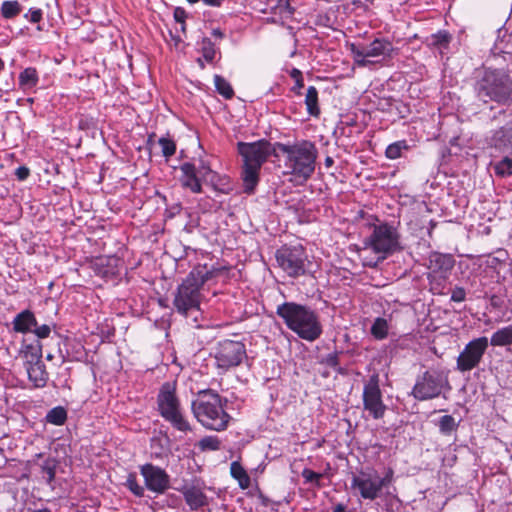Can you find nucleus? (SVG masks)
Listing matches in <instances>:
<instances>
[{
    "mask_svg": "<svg viewBox=\"0 0 512 512\" xmlns=\"http://www.w3.org/2000/svg\"><path fill=\"white\" fill-rule=\"evenodd\" d=\"M287 9H288V11H289V13H290V14H293V13H294V8H293V7H291V6L289 5V3H287Z\"/></svg>",
    "mask_w": 512,
    "mask_h": 512,
    "instance_id": "63",
    "label": "nucleus"
},
{
    "mask_svg": "<svg viewBox=\"0 0 512 512\" xmlns=\"http://www.w3.org/2000/svg\"><path fill=\"white\" fill-rule=\"evenodd\" d=\"M451 40L452 36L448 31L439 30L436 33H433L430 36H428L425 40V43L428 47L442 51L449 48Z\"/></svg>",
    "mask_w": 512,
    "mask_h": 512,
    "instance_id": "26",
    "label": "nucleus"
},
{
    "mask_svg": "<svg viewBox=\"0 0 512 512\" xmlns=\"http://www.w3.org/2000/svg\"><path fill=\"white\" fill-rule=\"evenodd\" d=\"M277 153H283L284 175H291L295 181L308 180L315 171L318 150L315 143L303 140L294 144L275 142Z\"/></svg>",
    "mask_w": 512,
    "mask_h": 512,
    "instance_id": "2",
    "label": "nucleus"
},
{
    "mask_svg": "<svg viewBox=\"0 0 512 512\" xmlns=\"http://www.w3.org/2000/svg\"><path fill=\"white\" fill-rule=\"evenodd\" d=\"M350 51L355 63L360 67H366L371 63L369 58H391L394 52V46L388 38L379 37L369 43H352L350 45Z\"/></svg>",
    "mask_w": 512,
    "mask_h": 512,
    "instance_id": "10",
    "label": "nucleus"
},
{
    "mask_svg": "<svg viewBox=\"0 0 512 512\" xmlns=\"http://www.w3.org/2000/svg\"><path fill=\"white\" fill-rule=\"evenodd\" d=\"M12 324L15 332L26 334L36 327L37 320L30 310H24L14 317Z\"/></svg>",
    "mask_w": 512,
    "mask_h": 512,
    "instance_id": "21",
    "label": "nucleus"
},
{
    "mask_svg": "<svg viewBox=\"0 0 512 512\" xmlns=\"http://www.w3.org/2000/svg\"><path fill=\"white\" fill-rule=\"evenodd\" d=\"M186 18H187V13L184 8L176 7L174 9V19L176 21V27H175V34L171 33V36H172L174 45L177 50H182V48H184V46H185L181 34L186 35V24H185Z\"/></svg>",
    "mask_w": 512,
    "mask_h": 512,
    "instance_id": "20",
    "label": "nucleus"
},
{
    "mask_svg": "<svg viewBox=\"0 0 512 512\" xmlns=\"http://www.w3.org/2000/svg\"><path fill=\"white\" fill-rule=\"evenodd\" d=\"M39 83V73L34 67H27L20 72L18 77L19 88L24 91L34 89Z\"/></svg>",
    "mask_w": 512,
    "mask_h": 512,
    "instance_id": "24",
    "label": "nucleus"
},
{
    "mask_svg": "<svg viewBox=\"0 0 512 512\" xmlns=\"http://www.w3.org/2000/svg\"><path fill=\"white\" fill-rule=\"evenodd\" d=\"M472 88L476 100L490 110L512 105V75L508 70L484 68L475 77Z\"/></svg>",
    "mask_w": 512,
    "mask_h": 512,
    "instance_id": "1",
    "label": "nucleus"
},
{
    "mask_svg": "<svg viewBox=\"0 0 512 512\" xmlns=\"http://www.w3.org/2000/svg\"><path fill=\"white\" fill-rule=\"evenodd\" d=\"M5 67L4 61L0 58V71H2Z\"/></svg>",
    "mask_w": 512,
    "mask_h": 512,
    "instance_id": "64",
    "label": "nucleus"
},
{
    "mask_svg": "<svg viewBox=\"0 0 512 512\" xmlns=\"http://www.w3.org/2000/svg\"><path fill=\"white\" fill-rule=\"evenodd\" d=\"M450 389L449 371L430 368L417 376L411 395L418 401H427L439 397L443 391Z\"/></svg>",
    "mask_w": 512,
    "mask_h": 512,
    "instance_id": "8",
    "label": "nucleus"
},
{
    "mask_svg": "<svg viewBox=\"0 0 512 512\" xmlns=\"http://www.w3.org/2000/svg\"><path fill=\"white\" fill-rule=\"evenodd\" d=\"M411 146L407 140H398L386 147L385 156L389 160H396L404 156L405 152L409 151Z\"/></svg>",
    "mask_w": 512,
    "mask_h": 512,
    "instance_id": "29",
    "label": "nucleus"
},
{
    "mask_svg": "<svg viewBox=\"0 0 512 512\" xmlns=\"http://www.w3.org/2000/svg\"><path fill=\"white\" fill-rule=\"evenodd\" d=\"M208 504V498L203 491L197 487L194 479V510Z\"/></svg>",
    "mask_w": 512,
    "mask_h": 512,
    "instance_id": "44",
    "label": "nucleus"
},
{
    "mask_svg": "<svg viewBox=\"0 0 512 512\" xmlns=\"http://www.w3.org/2000/svg\"><path fill=\"white\" fill-rule=\"evenodd\" d=\"M363 408L369 413L373 419H381L387 410L383 402V395L380 389L379 376L373 374L364 383L363 393Z\"/></svg>",
    "mask_w": 512,
    "mask_h": 512,
    "instance_id": "15",
    "label": "nucleus"
},
{
    "mask_svg": "<svg viewBox=\"0 0 512 512\" xmlns=\"http://www.w3.org/2000/svg\"><path fill=\"white\" fill-rule=\"evenodd\" d=\"M321 363L330 368H333L339 374H342V375L345 374V370L340 366L338 352H333V353L327 354L326 356H324L322 358Z\"/></svg>",
    "mask_w": 512,
    "mask_h": 512,
    "instance_id": "39",
    "label": "nucleus"
},
{
    "mask_svg": "<svg viewBox=\"0 0 512 512\" xmlns=\"http://www.w3.org/2000/svg\"><path fill=\"white\" fill-rule=\"evenodd\" d=\"M503 117L505 123L497 129L491 130L485 138L489 148L499 153H512V110L500 109L492 117V121Z\"/></svg>",
    "mask_w": 512,
    "mask_h": 512,
    "instance_id": "11",
    "label": "nucleus"
},
{
    "mask_svg": "<svg viewBox=\"0 0 512 512\" xmlns=\"http://www.w3.org/2000/svg\"><path fill=\"white\" fill-rule=\"evenodd\" d=\"M279 267L291 278L303 276L308 272V256L304 247L298 245H284L275 253Z\"/></svg>",
    "mask_w": 512,
    "mask_h": 512,
    "instance_id": "9",
    "label": "nucleus"
},
{
    "mask_svg": "<svg viewBox=\"0 0 512 512\" xmlns=\"http://www.w3.org/2000/svg\"><path fill=\"white\" fill-rule=\"evenodd\" d=\"M465 299H466V291L463 287L457 286L452 290L451 301L460 303V302L465 301Z\"/></svg>",
    "mask_w": 512,
    "mask_h": 512,
    "instance_id": "48",
    "label": "nucleus"
},
{
    "mask_svg": "<svg viewBox=\"0 0 512 512\" xmlns=\"http://www.w3.org/2000/svg\"><path fill=\"white\" fill-rule=\"evenodd\" d=\"M26 368L28 379L36 388H42L47 384L48 373L43 362L28 365Z\"/></svg>",
    "mask_w": 512,
    "mask_h": 512,
    "instance_id": "22",
    "label": "nucleus"
},
{
    "mask_svg": "<svg viewBox=\"0 0 512 512\" xmlns=\"http://www.w3.org/2000/svg\"><path fill=\"white\" fill-rule=\"evenodd\" d=\"M198 139L197 165L194 163V193L203 192V186L222 194H229L233 191V182L226 174L215 170L217 158L208 154Z\"/></svg>",
    "mask_w": 512,
    "mask_h": 512,
    "instance_id": "5",
    "label": "nucleus"
},
{
    "mask_svg": "<svg viewBox=\"0 0 512 512\" xmlns=\"http://www.w3.org/2000/svg\"><path fill=\"white\" fill-rule=\"evenodd\" d=\"M332 512H349L347 506L343 503H338L333 506Z\"/></svg>",
    "mask_w": 512,
    "mask_h": 512,
    "instance_id": "56",
    "label": "nucleus"
},
{
    "mask_svg": "<svg viewBox=\"0 0 512 512\" xmlns=\"http://www.w3.org/2000/svg\"><path fill=\"white\" fill-rule=\"evenodd\" d=\"M289 76L294 80L296 81V79H300V78H303V74H302V71L297 69V68H292L291 71L289 72Z\"/></svg>",
    "mask_w": 512,
    "mask_h": 512,
    "instance_id": "54",
    "label": "nucleus"
},
{
    "mask_svg": "<svg viewBox=\"0 0 512 512\" xmlns=\"http://www.w3.org/2000/svg\"><path fill=\"white\" fill-rule=\"evenodd\" d=\"M193 307H194V313L196 311H199L200 308H199V303L196 301V297L194 296V304H193Z\"/></svg>",
    "mask_w": 512,
    "mask_h": 512,
    "instance_id": "60",
    "label": "nucleus"
},
{
    "mask_svg": "<svg viewBox=\"0 0 512 512\" xmlns=\"http://www.w3.org/2000/svg\"><path fill=\"white\" fill-rule=\"evenodd\" d=\"M430 264L434 272L446 274L453 269L455 259L451 254L433 253L430 256Z\"/></svg>",
    "mask_w": 512,
    "mask_h": 512,
    "instance_id": "23",
    "label": "nucleus"
},
{
    "mask_svg": "<svg viewBox=\"0 0 512 512\" xmlns=\"http://www.w3.org/2000/svg\"><path fill=\"white\" fill-rule=\"evenodd\" d=\"M196 273H197L198 276L201 277L200 284H203L207 279H209L212 276L213 271H208L207 270L205 275H202V272L198 270V267L194 266V275ZM193 285H194V287L198 285V280H197V278L195 276H194Z\"/></svg>",
    "mask_w": 512,
    "mask_h": 512,
    "instance_id": "49",
    "label": "nucleus"
},
{
    "mask_svg": "<svg viewBox=\"0 0 512 512\" xmlns=\"http://www.w3.org/2000/svg\"><path fill=\"white\" fill-rule=\"evenodd\" d=\"M15 175L17 177L18 180L20 181H24L28 178V176L30 175V170L29 168H27L26 166H19L16 170H15Z\"/></svg>",
    "mask_w": 512,
    "mask_h": 512,
    "instance_id": "50",
    "label": "nucleus"
},
{
    "mask_svg": "<svg viewBox=\"0 0 512 512\" xmlns=\"http://www.w3.org/2000/svg\"><path fill=\"white\" fill-rule=\"evenodd\" d=\"M22 358L24 359V365H34L42 361V344L39 341L35 343L27 344L23 346L21 350Z\"/></svg>",
    "mask_w": 512,
    "mask_h": 512,
    "instance_id": "25",
    "label": "nucleus"
},
{
    "mask_svg": "<svg viewBox=\"0 0 512 512\" xmlns=\"http://www.w3.org/2000/svg\"><path fill=\"white\" fill-rule=\"evenodd\" d=\"M266 139H260L255 142H242L237 143L238 154L242 157L243 165H252L262 167L270 156L279 158L277 149Z\"/></svg>",
    "mask_w": 512,
    "mask_h": 512,
    "instance_id": "12",
    "label": "nucleus"
},
{
    "mask_svg": "<svg viewBox=\"0 0 512 512\" xmlns=\"http://www.w3.org/2000/svg\"><path fill=\"white\" fill-rule=\"evenodd\" d=\"M393 479L394 470L392 468H388L383 476L373 469L361 470L352 477L351 488L354 495L362 500L375 501L384 496L387 511H392L394 502H400L397 495L388 490Z\"/></svg>",
    "mask_w": 512,
    "mask_h": 512,
    "instance_id": "3",
    "label": "nucleus"
},
{
    "mask_svg": "<svg viewBox=\"0 0 512 512\" xmlns=\"http://www.w3.org/2000/svg\"><path fill=\"white\" fill-rule=\"evenodd\" d=\"M388 331V322L382 317H377L370 328V333L376 340H383L387 338Z\"/></svg>",
    "mask_w": 512,
    "mask_h": 512,
    "instance_id": "34",
    "label": "nucleus"
},
{
    "mask_svg": "<svg viewBox=\"0 0 512 512\" xmlns=\"http://www.w3.org/2000/svg\"><path fill=\"white\" fill-rule=\"evenodd\" d=\"M198 446L202 451H216L220 448V441L217 436H205Z\"/></svg>",
    "mask_w": 512,
    "mask_h": 512,
    "instance_id": "40",
    "label": "nucleus"
},
{
    "mask_svg": "<svg viewBox=\"0 0 512 512\" xmlns=\"http://www.w3.org/2000/svg\"><path fill=\"white\" fill-rule=\"evenodd\" d=\"M196 62L199 64V66L203 69L205 67L204 62L202 58H197Z\"/></svg>",
    "mask_w": 512,
    "mask_h": 512,
    "instance_id": "62",
    "label": "nucleus"
},
{
    "mask_svg": "<svg viewBox=\"0 0 512 512\" xmlns=\"http://www.w3.org/2000/svg\"><path fill=\"white\" fill-rule=\"evenodd\" d=\"M185 497L188 505L192 506V494L187 493Z\"/></svg>",
    "mask_w": 512,
    "mask_h": 512,
    "instance_id": "59",
    "label": "nucleus"
},
{
    "mask_svg": "<svg viewBox=\"0 0 512 512\" xmlns=\"http://www.w3.org/2000/svg\"><path fill=\"white\" fill-rule=\"evenodd\" d=\"M43 12L39 8H30L24 17L31 23H39L42 20Z\"/></svg>",
    "mask_w": 512,
    "mask_h": 512,
    "instance_id": "45",
    "label": "nucleus"
},
{
    "mask_svg": "<svg viewBox=\"0 0 512 512\" xmlns=\"http://www.w3.org/2000/svg\"><path fill=\"white\" fill-rule=\"evenodd\" d=\"M158 406L161 415L178 430L186 431L189 429V423L183 419L180 413L178 400L175 396V387L172 383L166 382L162 385L158 395Z\"/></svg>",
    "mask_w": 512,
    "mask_h": 512,
    "instance_id": "13",
    "label": "nucleus"
},
{
    "mask_svg": "<svg viewBox=\"0 0 512 512\" xmlns=\"http://www.w3.org/2000/svg\"><path fill=\"white\" fill-rule=\"evenodd\" d=\"M260 169L252 165H242L241 179L243 182V191L246 194H253L260 181Z\"/></svg>",
    "mask_w": 512,
    "mask_h": 512,
    "instance_id": "19",
    "label": "nucleus"
},
{
    "mask_svg": "<svg viewBox=\"0 0 512 512\" xmlns=\"http://www.w3.org/2000/svg\"><path fill=\"white\" fill-rule=\"evenodd\" d=\"M436 425L441 435L451 436L457 431L459 422L452 415H443L437 420Z\"/></svg>",
    "mask_w": 512,
    "mask_h": 512,
    "instance_id": "31",
    "label": "nucleus"
},
{
    "mask_svg": "<svg viewBox=\"0 0 512 512\" xmlns=\"http://www.w3.org/2000/svg\"><path fill=\"white\" fill-rule=\"evenodd\" d=\"M304 87V78L296 79L295 84L291 87V92H293L296 96L302 95V88Z\"/></svg>",
    "mask_w": 512,
    "mask_h": 512,
    "instance_id": "51",
    "label": "nucleus"
},
{
    "mask_svg": "<svg viewBox=\"0 0 512 512\" xmlns=\"http://www.w3.org/2000/svg\"><path fill=\"white\" fill-rule=\"evenodd\" d=\"M212 35L220 39L224 37V33L219 28L213 29Z\"/></svg>",
    "mask_w": 512,
    "mask_h": 512,
    "instance_id": "57",
    "label": "nucleus"
},
{
    "mask_svg": "<svg viewBox=\"0 0 512 512\" xmlns=\"http://www.w3.org/2000/svg\"><path fill=\"white\" fill-rule=\"evenodd\" d=\"M194 417L205 428L215 431L225 430L231 416L224 410L221 398L211 390H201L194 400Z\"/></svg>",
    "mask_w": 512,
    "mask_h": 512,
    "instance_id": "6",
    "label": "nucleus"
},
{
    "mask_svg": "<svg viewBox=\"0 0 512 512\" xmlns=\"http://www.w3.org/2000/svg\"><path fill=\"white\" fill-rule=\"evenodd\" d=\"M32 512H52V511L48 508H41V509L33 510Z\"/></svg>",
    "mask_w": 512,
    "mask_h": 512,
    "instance_id": "61",
    "label": "nucleus"
},
{
    "mask_svg": "<svg viewBox=\"0 0 512 512\" xmlns=\"http://www.w3.org/2000/svg\"><path fill=\"white\" fill-rule=\"evenodd\" d=\"M40 467L43 478L48 484H51L55 478L57 461L54 458L47 457L42 459L40 463H37Z\"/></svg>",
    "mask_w": 512,
    "mask_h": 512,
    "instance_id": "32",
    "label": "nucleus"
},
{
    "mask_svg": "<svg viewBox=\"0 0 512 512\" xmlns=\"http://www.w3.org/2000/svg\"><path fill=\"white\" fill-rule=\"evenodd\" d=\"M201 50L205 61L212 63L216 53L214 43L209 38H203Z\"/></svg>",
    "mask_w": 512,
    "mask_h": 512,
    "instance_id": "42",
    "label": "nucleus"
},
{
    "mask_svg": "<svg viewBox=\"0 0 512 512\" xmlns=\"http://www.w3.org/2000/svg\"><path fill=\"white\" fill-rule=\"evenodd\" d=\"M207 352L200 349L194 354V365L197 361L201 360L206 362V369L210 364L216 365L219 369L227 371L230 368L240 365L244 358H246V348L242 342L233 340H224L219 343L217 351L214 356L209 354L206 358Z\"/></svg>",
    "mask_w": 512,
    "mask_h": 512,
    "instance_id": "7",
    "label": "nucleus"
},
{
    "mask_svg": "<svg viewBox=\"0 0 512 512\" xmlns=\"http://www.w3.org/2000/svg\"><path fill=\"white\" fill-rule=\"evenodd\" d=\"M174 305L177 311L184 315H187L192 308V283L189 280L184 281L179 286Z\"/></svg>",
    "mask_w": 512,
    "mask_h": 512,
    "instance_id": "18",
    "label": "nucleus"
},
{
    "mask_svg": "<svg viewBox=\"0 0 512 512\" xmlns=\"http://www.w3.org/2000/svg\"><path fill=\"white\" fill-rule=\"evenodd\" d=\"M230 474L231 476L237 480L238 485L241 489H247L250 486L251 480L243 468V466L238 461H233L230 465Z\"/></svg>",
    "mask_w": 512,
    "mask_h": 512,
    "instance_id": "30",
    "label": "nucleus"
},
{
    "mask_svg": "<svg viewBox=\"0 0 512 512\" xmlns=\"http://www.w3.org/2000/svg\"><path fill=\"white\" fill-rule=\"evenodd\" d=\"M91 126H94V122L92 118H81L78 123V127L81 130L89 129Z\"/></svg>",
    "mask_w": 512,
    "mask_h": 512,
    "instance_id": "52",
    "label": "nucleus"
},
{
    "mask_svg": "<svg viewBox=\"0 0 512 512\" xmlns=\"http://www.w3.org/2000/svg\"><path fill=\"white\" fill-rule=\"evenodd\" d=\"M66 419H67V412L61 406L51 409L46 415V421L48 423H51V424L57 425V426L63 425L65 423Z\"/></svg>",
    "mask_w": 512,
    "mask_h": 512,
    "instance_id": "37",
    "label": "nucleus"
},
{
    "mask_svg": "<svg viewBox=\"0 0 512 512\" xmlns=\"http://www.w3.org/2000/svg\"><path fill=\"white\" fill-rule=\"evenodd\" d=\"M32 333H34L39 339H45L49 337L51 333V327L48 324L43 325H36V327L33 328Z\"/></svg>",
    "mask_w": 512,
    "mask_h": 512,
    "instance_id": "46",
    "label": "nucleus"
},
{
    "mask_svg": "<svg viewBox=\"0 0 512 512\" xmlns=\"http://www.w3.org/2000/svg\"><path fill=\"white\" fill-rule=\"evenodd\" d=\"M488 347L489 339L485 336L469 341L457 357L456 369L465 373L477 368Z\"/></svg>",
    "mask_w": 512,
    "mask_h": 512,
    "instance_id": "14",
    "label": "nucleus"
},
{
    "mask_svg": "<svg viewBox=\"0 0 512 512\" xmlns=\"http://www.w3.org/2000/svg\"><path fill=\"white\" fill-rule=\"evenodd\" d=\"M492 167L497 177L507 178L512 176V159L508 156L492 163Z\"/></svg>",
    "mask_w": 512,
    "mask_h": 512,
    "instance_id": "33",
    "label": "nucleus"
},
{
    "mask_svg": "<svg viewBox=\"0 0 512 512\" xmlns=\"http://www.w3.org/2000/svg\"><path fill=\"white\" fill-rule=\"evenodd\" d=\"M489 344L494 347L512 345V326L508 325L495 331L491 335Z\"/></svg>",
    "mask_w": 512,
    "mask_h": 512,
    "instance_id": "27",
    "label": "nucleus"
},
{
    "mask_svg": "<svg viewBox=\"0 0 512 512\" xmlns=\"http://www.w3.org/2000/svg\"><path fill=\"white\" fill-rule=\"evenodd\" d=\"M181 209L182 208H181L180 204H176V205L172 206L170 209H167L168 217H172L175 214L179 213Z\"/></svg>",
    "mask_w": 512,
    "mask_h": 512,
    "instance_id": "55",
    "label": "nucleus"
},
{
    "mask_svg": "<svg viewBox=\"0 0 512 512\" xmlns=\"http://www.w3.org/2000/svg\"><path fill=\"white\" fill-rule=\"evenodd\" d=\"M318 90L315 86H309L305 95V105L310 116L318 117L320 115Z\"/></svg>",
    "mask_w": 512,
    "mask_h": 512,
    "instance_id": "28",
    "label": "nucleus"
},
{
    "mask_svg": "<svg viewBox=\"0 0 512 512\" xmlns=\"http://www.w3.org/2000/svg\"><path fill=\"white\" fill-rule=\"evenodd\" d=\"M301 476L306 484H310L315 488H321L323 486L321 480L323 478L322 473L315 472L309 468L302 470Z\"/></svg>",
    "mask_w": 512,
    "mask_h": 512,
    "instance_id": "38",
    "label": "nucleus"
},
{
    "mask_svg": "<svg viewBox=\"0 0 512 512\" xmlns=\"http://www.w3.org/2000/svg\"><path fill=\"white\" fill-rule=\"evenodd\" d=\"M146 487L156 493H162L169 485V477L166 472L152 464H146L141 468Z\"/></svg>",
    "mask_w": 512,
    "mask_h": 512,
    "instance_id": "17",
    "label": "nucleus"
},
{
    "mask_svg": "<svg viewBox=\"0 0 512 512\" xmlns=\"http://www.w3.org/2000/svg\"><path fill=\"white\" fill-rule=\"evenodd\" d=\"M0 11L3 18L12 19L21 13L22 6L17 0L4 1L1 5Z\"/></svg>",
    "mask_w": 512,
    "mask_h": 512,
    "instance_id": "35",
    "label": "nucleus"
},
{
    "mask_svg": "<svg viewBox=\"0 0 512 512\" xmlns=\"http://www.w3.org/2000/svg\"><path fill=\"white\" fill-rule=\"evenodd\" d=\"M214 84L216 91L225 99H231L234 96V90L231 84L222 76H214Z\"/></svg>",
    "mask_w": 512,
    "mask_h": 512,
    "instance_id": "36",
    "label": "nucleus"
},
{
    "mask_svg": "<svg viewBox=\"0 0 512 512\" xmlns=\"http://www.w3.org/2000/svg\"><path fill=\"white\" fill-rule=\"evenodd\" d=\"M127 486L136 496H142L144 494V488L137 483L134 477L128 478Z\"/></svg>",
    "mask_w": 512,
    "mask_h": 512,
    "instance_id": "47",
    "label": "nucleus"
},
{
    "mask_svg": "<svg viewBox=\"0 0 512 512\" xmlns=\"http://www.w3.org/2000/svg\"><path fill=\"white\" fill-rule=\"evenodd\" d=\"M324 164H325V166H326L327 168H330V167H331V166H333V164H334V160H333V158H332L331 156H327V157L325 158Z\"/></svg>",
    "mask_w": 512,
    "mask_h": 512,
    "instance_id": "58",
    "label": "nucleus"
},
{
    "mask_svg": "<svg viewBox=\"0 0 512 512\" xmlns=\"http://www.w3.org/2000/svg\"><path fill=\"white\" fill-rule=\"evenodd\" d=\"M118 259L116 257H99L96 260V266H104L109 265L111 262H117Z\"/></svg>",
    "mask_w": 512,
    "mask_h": 512,
    "instance_id": "53",
    "label": "nucleus"
},
{
    "mask_svg": "<svg viewBox=\"0 0 512 512\" xmlns=\"http://www.w3.org/2000/svg\"><path fill=\"white\" fill-rule=\"evenodd\" d=\"M373 233L366 239L365 244L377 254L394 252L399 245V235L395 226H373Z\"/></svg>",
    "mask_w": 512,
    "mask_h": 512,
    "instance_id": "16",
    "label": "nucleus"
},
{
    "mask_svg": "<svg viewBox=\"0 0 512 512\" xmlns=\"http://www.w3.org/2000/svg\"><path fill=\"white\" fill-rule=\"evenodd\" d=\"M276 314L288 329L308 342L317 340L323 332L318 314L309 306L284 302L277 306Z\"/></svg>",
    "mask_w": 512,
    "mask_h": 512,
    "instance_id": "4",
    "label": "nucleus"
},
{
    "mask_svg": "<svg viewBox=\"0 0 512 512\" xmlns=\"http://www.w3.org/2000/svg\"><path fill=\"white\" fill-rule=\"evenodd\" d=\"M158 144L161 147V151L164 157L169 158L175 154L176 144L172 139L168 137H161L158 140Z\"/></svg>",
    "mask_w": 512,
    "mask_h": 512,
    "instance_id": "41",
    "label": "nucleus"
},
{
    "mask_svg": "<svg viewBox=\"0 0 512 512\" xmlns=\"http://www.w3.org/2000/svg\"><path fill=\"white\" fill-rule=\"evenodd\" d=\"M182 176L180 181L183 187H192V163L186 162L180 167Z\"/></svg>",
    "mask_w": 512,
    "mask_h": 512,
    "instance_id": "43",
    "label": "nucleus"
}]
</instances>
